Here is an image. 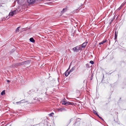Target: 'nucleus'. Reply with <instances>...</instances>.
I'll use <instances>...</instances> for the list:
<instances>
[{
    "instance_id": "f257e3e1",
    "label": "nucleus",
    "mask_w": 126,
    "mask_h": 126,
    "mask_svg": "<svg viewBox=\"0 0 126 126\" xmlns=\"http://www.w3.org/2000/svg\"><path fill=\"white\" fill-rule=\"evenodd\" d=\"M30 61H25L21 63L14 64L12 65V67L14 68L18 66L23 65L25 64L28 63Z\"/></svg>"
},
{
    "instance_id": "f03ea898",
    "label": "nucleus",
    "mask_w": 126,
    "mask_h": 126,
    "mask_svg": "<svg viewBox=\"0 0 126 126\" xmlns=\"http://www.w3.org/2000/svg\"><path fill=\"white\" fill-rule=\"evenodd\" d=\"M62 104L65 105H72L73 104V103L63 100L62 101Z\"/></svg>"
},
{
    "instance_id": "7ed1b4c3",
    "label": "nucleus",
    "mask_w": 126,
    "mask_h": 126,
    "mask_svg": "<svg viewBox=\"0 0 126 126\" xmlns=\"http://www.w3.org/2000/svg\"><path fill=\"white\" fill-rule=\"evenodd\" d=\"M35 0H27L28 3L30 4H32L35 2Z\"/></svg>"
},
{
    "instance_id": "20e7f679",
    "label": "nucleus",
    "mask_w": 126,
    "mask_h": 126,
    "mask_svg": "<svg viewBox=\"0 0 126 126\" xmlns=\"http://www.w3.org/2000/svg\"><path fill=\"white\" fill-rule=\"evenodd\" d=\"M16 12L15 10L13 11H12L10 12L9 14V16H13L15 14Z\"/></svg>"
},
{
    "instance_id": "39448f33",
    "label": "nucleus",
    "mask_w": 126,
    "mask_h": 126,
    "mask_svg": "<svg viewBox=\"0 0 126 126\" xmlns=\"http://www.w3.org/2000/svg\"><path fill=\"white\" fill-rule=\"evenodd\" d=\"M88 43V42L86 41L85 42L83 43L82 45H81V47L84 48L85 47Z\"/></svg>"
},
{
    "instance_id": "423d86ee",
    "label": "nucleus",
    "mask_w": 126,
    "mask_h": 126,
    "mask_svg": "<svg viewBox=\"0 0 126 126\" xmlns=\"http://www.w3.org/2000/svg\"><path fill=\"white\" fill-rule=\"evenodd\" d=\"M26 102H28L25 100H23L17 102H16V103L17 104H21V103H25Z\"/></svg>"
},
{
    "instance_id": "0eeeda50",
    "label": "nucleus",
    "mask_w": 126,
    "mask_h": 126,
    "mask_svg": "<svg viewBox=\"0 0 126 126\" xmlns=\"http://www.w3.org/2000/svg\"><path fill=\"white\" fill-rule=\"evenodd\" d=\"M38 90V89L37 88H34L33 89L30 90V92H37Z\"/></svg>"
},
{
    "instance_id": "6e6552de",
    "label": "nucleus",
    "mask_w": 126,
    "mask_h": 126,
    "mask_svg": "<svg viewBox=\"0 0 126 126\" xmlns=\"http://www.w3.org/2000/svg\"><path fill=\"white\" fill-rule=\"evenodd\" d=\"M72 49L74 52H77L79 51L78 50H77V48L76 47L73 48H72Z\"/></svg>"
},
{
    "instance_id": "1a4fd4ad",
    "label": "nucleus",
    "mask_w": 126,
    "mask_h": 126,
    "mask_svg": "<svg viewBox=\"0 0 126 126\" xmlns=\"http://www.w3.org/2000/svg\"><path fill=\"white\" fill-rule=\"evenodd\" d=\"M106 41H107V40L106 39H105V40H104L102 42L100 43H99V44L100 45H101V44L102 45L104 43H106Z\"/></svg>"
},
{
    "instance_id": "9d476101",
    "label": "nucleus",
    "mask_w": 126,
    "mask_h": 126,
    "mask_svg": "<svg viewBox=\"0 0 126 126\" xmlns=\"http://www.w3.org/2000/svg\"><path fill=\"white\" fill-rule=\"evenodd\" d=\"M75 66H74L71 69V70H70V71H69V73L72 72L73 71L75 70Z\"/></svg>"
},
{
    "instance_id": "9b49d317",
    "label": "nucleus",
    "mask_w": 126,
    "mask_h": 126,
    "mask_svg": "<svg viewBox=\"0 0 126 126\" xmlns=\"http://www.w3.org/2000/svg\"><path fill=\"white\" fill-rule=\"evenodd\" d=\"M65 109L64 108H60L58 109V110L59 111H63L65 110Z\"/></svg>"
},
{
    "instance_id": "f8f14e48",
    "label": "nucleus",
    "mask_w": 126,
    "mask_h": 126,
    "mask_svg": "<svg viewBox=\"0 0 126 126\" xmlns=\"http://www.w3.org/2000/svg\"><path fill=\"white\" fill-rule=\"evenodd\" d=\"M81 45L76 47L77 48V50H78V51H79V50H80L81 49Z\"/></svg>"
},
{
    "instance_id": "ddd939ff",
    "label": "nucleus",
    "mask_w": 126,
    "mask_h": 126,
    "mask_svg": "<svg viewBox=\"0 0 126 126\" xmlns=\"http://www.w3.org/2000/svg\"><path fill=\"white\" fill-rule=\"evenodd\" d=\"M30 40L31 42H32V43L35 42V40L32 37L30 38Z\"/></svg>"
},
{
    "instance_id": "4468645a",
    "label": "nucleus",
    "mask_w": 126,
    "mask_h": 126,
    "mask_svg": "<svg viewBox=\"0 0 126 126\" xmlns=\"http://www.w3.org/2000/svg\"><path fill=\"white\" fill-rule=\"evenodd\" d=\"M70 73H69V72H67L66 71L65 73V75L67 77L68 75L70 74Z\"/></svg>"
},
{
    "instance_id": "2eb2a0df",
    "label": "nucleus",
    "mask_w": 126,
    "mask_h": 126,
    "mask_svg": "<svg viewBox=\"0 0 126 126\" xmlns=\"http://www.w3.org/2000/svg\"><path fill=\"white\" fill-rule=\"evenodd\" d=\"M20 27L19 26L16 29V32H19V29Z\"/></svg>"
},
{
    "instance_id": "dca6fc26",
    "label": "nucleus",
    "mask_w": 126,
    "mask_h": 126,
    "mask_svg": "<svg viewBox=\"0 0 126 126\" xmlns=\"http://www.w3.org/2000/svg\"><path fill=\"white\" fill-rule=\"evenodd\" d=\"M67 9L66 8H63L62 11H61L63 13H64L65 12H66L67 11Z\"/></svg>"
},
{
    "instance_id": "f3484780",
    "label": "nucleus",
    "mask_w": 126,
    "mask_h": 126,
    "mask_svg": "<svg viewBox=\"0 0 126 126\" xmlns=\"http://www.w3.org/2000/svg\"><path fill=\"white\" fill-rule=\"evenodd\" d=\"M5 94V90H3L1 93V95H3Z\"/></svg>"
},
{
    "instance_id": "a211bd4d",
    "label": "nucleus",
    "mask_w": 126,
    "mask_h": 126,
    "mask_svg": "<svg viewBox=\"0 0 126 126\" xmlns=\"http://www.w3.org/2000/svg\"><path fill=\"white\" fill-rule=\"evenodd\" d=\"M93 112L96 115L97 114V112L95 110H93Z\"/></svg>"
},
{
    "instance_id": "6ab92c4d",
    "label": "nucleus",
    "mask_w": 126,
    "mask_h": 126,
    "mask_svg": "<svg viewBox=\"0 0 126 126\" xmlns=\"http://www.w3.org/2000/svg\"><path fill=\"white\" fill-rule=\"evenodd\" d=\"M54 114V113H52L49 114V116H52V115Z\"/></svg>"
},
{
    "instance_id": "aec40b11",
    "label": "nucleus",
    "mask_w": 126,
    "mask_h": 126,
    "mask_svg": "<svg viewBox=\"0 0 126 126\" xmlns=\"http://www.w3.org/2000/svg\"><path fill=\"white\" fill-rule=\"evenodd\" d=\"M48 88V87H47L46 88H44L43 89V90H46V91H47Z\"/></svg>"
},
{
    "instance_id": "412c9836",
    "label": "nucleus",
    "mask_w": 126,
    "mask_h": 126,
    "mask_svg": "<svg viewBox=\"0 0 126 126\" xmlns=\"http://www.w3.org/2000/svg\"><path fill=\"white\" fill-rule=\"evenodd\" d=\"M90 63L92 64H94V62L93 61H90Z\"/></svg>"
},
{
    "instance_id": "4be33fe9",
    "label": "nucleus",
    "mask_w": 126,
    "mask_h": 126,
    "mask_svg": "<svg viewBox=\"0 0 126 126\" xmlns=\"http://www.w3.org/2000/svg\"><path fill=\"white\" fill-rule=\"evenodd\" d=\"M117 34L115 35V40L117 38Z\"/></svg>"
},
{
    "instance_id": "5701e85b",
    "label": "nucleus",
    "mask_w": 126,
    "mask_h": 126,
    "mask_svg": "<svg viewBox=\"0 0 126 126\" xmlns=\"http://www.w3.org/2000/svg\"><path fill=\"white\" fill-rule=\"evenodd\" d=\"M122 4L121 5L119 8H118V9L119 10H120L122 6Z\"/></svg>"
},
{
    "instance_id": "b1692460",
    "label": "nucleus",
    "mask_w": 126,
    "mask_h": 126,
    "mask_svg": "<svg viewBox=\"0 0 126 126\" xmlns=\"http://www.w3.org/2000/svg\"><path fill=\"white\" fill-rule=\"evenodd\" d=\"M99 118H100V119H101L103 121L104 120L101 117H99Z\"/></svg>"
},
{
    "instance_id": "393cba45",
    "label": "nucleus",
    "mask_w": 126,
    "mask_h": 126,
    "mask_svg": "<svg viewBox=\"0 0 126 126\" xmlns=\"http://www.w3.org/2000/svg\"><path fill=\"white\" fill-rule=\"evenodd\" d=\"M7 82L9 83L10 82V81L8 80H7Z\"/></svg>"
},
{
    "instance_id": "a878e982",
    "label": "nucleus",
    "mask_w": 126,
    "mask_h": 126,
    "mask_svg": "<svg viewBox=\"0 0 126 126\" xmlns=\"http://www.w3.org/2000/svg\"><path fill=\"white\" fill-rule=\"evenodd\" d=\"M96 115L98 117H99H99H100V116H99V115L98 114V113Z\"/></svg>"
},
{
    "instance_id": "bb28decb",
    "label": "nucleus",
    "mask_w": 126,
    "mask_h": 126,
    "mask_svg": "<svg viewBox=\"0 0 126 126\" xmlns=\"http://www.w3.org/2000/svg\"><path fill=\"white\" fill-rule=\"evenodd\" d=\"M2 4H1V3L0 4V7L1 6H2V5H1Z\"/></svg>"
},
{
    "instance_id": "cd10ccee",
    "label": "nucleus",
    "mask_w": 126,
    "mask_h": 126,
    "mask_svg": "<svg viewBox=\"0 0 126 126\" xmlns=\"http://www.w3.org/2000/svg\"><path fill=\"white\" fill-rule=\"evenodd\" d=\"M116 31H115V35H116Z\"/></svg>"
},
{
    "instance_id": "c85d7f7f",
    "label": "nucleus",
    "mask_w": 126,
    "mask_h": 126,
    "mask_svg": "<svg viewBox=\"0 0 126 126\" xmlns=\"http://www.w3.org/2000/svg\"><path fill=\"white\" fill-rule=\"evenodd\" d=\"M73 119V118H72V119H71L70 120L71 121L72 120V119Z\"/></svg>"
},
{
    "instance_id": "c756f323",
    "label": "nucleus",
    "mask_w": 126,
    "mask_h": 126,
    "mask_svg": "<svg viewBox=\"0 0 126 126\" xmlns=\"http://www.w3.org/2000/svg\"><path fill=\"white\" fill-rule=\"evenodd\" d=\"M2 21L3 20V19H2Z\"/></svg>"
}]
</instances>
